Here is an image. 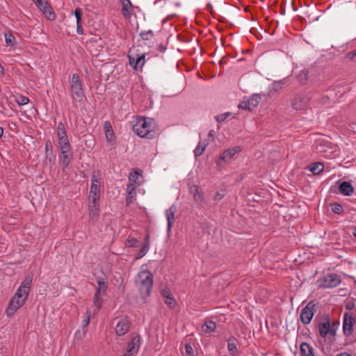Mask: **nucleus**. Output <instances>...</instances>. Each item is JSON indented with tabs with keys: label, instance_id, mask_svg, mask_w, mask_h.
<instances>
[{
	"label": "nucleus",
	"instance_id": "obj_48",
	"mask_svg": "<svg viewBox=\"0 0 356 356\" xmlns=\"http://www.w3.org/2000/svg\"><path fill=\"white\" fill-rule=\"evenodd\" d=\"M282 84H283V81L282 80L274 82L272 84V88L274 90H279V89H280L282 88Z\"/></svg>",
	"mask_w": 356,
	"mask_h": 356
},
{
	"label": "nucleus",
	"instance_id": "obj_39",
	"mask_svg": "<svg viewBox=\"0 0 356 356\" xmlns=\"http://www.w3.org/2000/svg\"><path fill=\"white\" fill-rule=\"evenodd\" d=\"M139 244L138 239L129 236L126 241V245L128 247H137Z\"/></svg>",
	"mask_w": 356,
	"mask_h": 356
},
{
	"label": "nucleus",
	"instance_id": "obj_29",
	"mask_svg": "<svg viewBox=\"0 0 356 356\" xmlns=\"http://www.w3.org/2000/svg\"><path fill=\"white\" fill-rule=\"evenodd\" d=\"M165 214L168 221V231H170L174 222L175 212L170 208L165 211Z\"/></svg>",
	"mask_w": 356,
	"mask_h": 356
},
{
	"label": "nucleus",
	"instance_id": "obj_31",
	"mask_svg": "<svg viewBox=\"0 0 356 356\" xmlns=\"http://www.w3.org/2000/svg\"><path fill=\"white\" fill-rule=\"evenodd\" d=\"M4 38L7 46H15L16 43V40L15 36L10 31H6L4 33Z\"/></svg>",
	"mask_w": 356,
	"mask_h": 356
},
{
	"label": "nucleus",
	"instance_id": "obj_46",
	"mask_svg": "<svg viewBox=\"0 0 356 356\" xmlns=\"http://www.w3.org/2000/svg\"><path fill=\"white\" fill-rule=\"evenodd\" d=\"M229 113H222L221 115L216 116L215 118L218 122H221L224 121L229 116Z\"/></svg>",
	"mask_w": 356,
	"mask_h": 356
},
{
	"label": "nucleus",
	"instance_id": "obj_45",
	"mask_svg": "<svg viewBox=\"0 0 356 356\" xmlns=\"http://www.w3.org/2000/svg\"><path fill=\"white\" fill-rule=\"evenodd\" d=\"M60 152H72V147L71 145H67L65 146L59 147Z\"/></svg>",
	"mask_w": 356,
	"mask_h": 356
},
{
	"label": "nucleus",
	"instance_id": "obj_33",
	"mask_svg": "<svg viewBox=\"0 0 356 356\" xmlns=\"http://www.w3.org/2000/svg\"><path fill=\"white\" fill-rule=\"evenodd\" d=\"M122 13L124 16L127 17L130 15L129 8L131 7V3L130 0H122Z\"/></svg>",
	"mask_w": 356,
	"mask_h": 356
},
{
	"label": "nucleus",
	"instance_id": "obj_60",
	"mask_svg": "<svg viewBox=\"0 0 356 356\" xmlns=\"http://www.w3.org/2000/svg\"><path fill=\"white\" fill-rule=\"evenodd\" d=\"M35 2V0H33Z\"/></svg>",
	"mask_w": 356,
	"mask_h": 356
},
{
	"label": "nucleus",
	"instance_id": "obj_20",
	"mask_svg": "<svg viewBox=\"0 0 356 356\" xmlns=\"http://www.w3.org/2000/svg\"><path fill=\"white\" fill-rule=\"evenodd\" d=\"M32 283V277L27 276L22 282L19 287L17 289V291L22 293L26 296L29 295L30 288Z\"/></svg>",
	"mask_w": 356,
	"mask_h": 356
},
{
	"label": "nucleus",
	"instance_id": "obj_14",
	"mask_svg": "<svg viewBox=\"0 0 356 356\" xmlns=\"http://www.w3.org/2000/svg\"><path fill=\"white\" fill-rule=\"evenodd\" d=\"M129 329V323L126 318L118 319L115 325V332L118 336L124 335Z\"/></svg>",
	"mask_w": 356,
	"mask_h": 356
},
{
	"label": "nucleus",
	"instance_id": "obj_9",
	"mask_svg": "<svg viewBox=\"0 0 356 356\" xmlns=\"http://www.w3.org/2000/svg\"><path fill=\"white\" fill-rule=\"evenodd\" d=\"M316 305L313 302H309L302 310L300 314V320L305 325L310 323L315 310Z\"/></svg>",
	"mask_w": 356,
	"mask_h": 356
},
{
	"label": "nucleus",
	"instance_id": "obj_52",
	"mask_svg": "<svg viewBox=\"0 0 356 356\" xmlns=\"http://www.w3.org/2000/svg\"><path fill=\"white\" fill-rule=\"evenodd\" d=\"M149 240H150V236H149V234H147L145 237V242H144L143 245H147V246L149 247V245H150Z\"/></svg>",
	"mask_w": 356,
	"mask_h": 356
},
{
	"label": "nucleus",
	"instance_id": "obj_58",
	"mask_svg": "<svg viewBox=\"0 0 356 356\" xmlns=\"http://www.w3.org/2000/svg\"><path fill=\"white\" fill-rule=\"evenodd\" d=\"M135 177H136V178L138 177V172H135Z\"/></svg>",
	"mask_w": 356,
	"mask_h": 356
},
{
	"label": "nucleus",
	"instance_id": "obj_16",
	"mask_svg": "<svg viewBox=\"0 0 356 356\" xmlns=\"http://www.w3.org/2000/svg\"><path fill=\"white\" fill-rule=\"evenodd\" d=\"M99 202H88V216L91 221H96L99 217Z\"/></svg>",
	"mask_w": 356,
	"mask_h": 356
},
{
	"label": "nucleus",
	"instance_id": "obj_56",
	"mask_svg": "<svg viewBox=\"0 0 356 356\" xmlns=\"http://www.w3.org/2000/svg\"><path fill=\"white\" fill-rule=\"evenodd\" d=\"M3 129L0 127V137H1V136L3 135Z\"/></svg>",
	"mask_w": 356,
	"mask_h": 356
},
{
	"label": "nucleus",
	"instance_id": "obj_3",
	"mask_svg": "<svg viewBox=\"0 0 356 356\" xmlns=\"http://www.w3.org/2000/svg\"><path fill=\"white\" fill-rule=\"evenodd\" d=\"M29 296H26L19 291H16L14 296L10 299L7 308L6 309L5 313L8 317H12L16 312L22 307Z\"/></svg>",
	"mask_w": 356,
	"mask_h": 356
},
{
	"label": "nucleus",
	"instance_id": "obj_12",
	"mask_svg": "<svg viewBox=\"0 0 356 356\" xmlns=\"http://www.w3.org/2000/svg\"><path fill=\"white\" fill-rule=\"evenodd\" d=\"M57 137L58 147L65 146L70 144L64 124L62 122H60L58 124Z\"/></svg>",
	"mask_w": 356,
	"mask_h": 356
},
{
	"label": "nucleus",
	"instance_id": "obj_8",
	"mask_svg": "<svg viewBox=\"0 0 356 356\" xmlns=\"http://www.w3.org/2000/svg\"><path fill=\"white\" fill-rule=\"evenodd\" d=\"M35 5L42 12L47 19L51 21L56 19V14L53 11L52 7L46 0H35Z\"/></svg>",
	"mask_w": 356,
	"mask_h": 356
},
{
	"label": "nucleus",
	"instance_id": "obj_11",
	"mask_svg": "<svg viewBox=\"0 0 356 356\" xmlns=\"http://www.w3.org/2000/svg\"><path fill=\"white\" fill-rule=\"evenodd\" d=\"M261 99V96L259 94H254L251 95L247 101L242 102L238 107L240 108L252 111L257 106Z\"/></svg>",
	"mask_w": 356,
	"mask_h": 356
},
{
	"label": "nucleus",
	"instance_id": "obj_15",
	"mask_svg": "<svg viewBox=\"0 0 356 356\" xmlns=\"http://www.w3.org/2000/svg\"><path fill=\"white\" fill-rule=\"evenodd\" d=\"M140 344V337L138 336L134 337L131 341L128 343L127 353L124 356H134L138 353Z\"/></svg>",
	"mask_w": 356,
	"mask_h": 356
},
{
	"label": "nucleus",
	"instance_id": "obj_43",
	"mask_svg": "<svg viewBox=\"0 0 356 356\" xmlns=\"http://www.w3.org/2000/svg\"><path fill=\"white\" fill-rule=\"evenodd\" d=\"M74 16L76 19V24H81V16H82V11L80 8H76L74 10Z\"/></svg>",
	"mask_w": 356,
	"mask_h": 356
},
{
	"label": "nucleus",
	"instance_id": "obj_37",
	"mask_svg": "<svg viewBox=\"0 0 356 356\" xmlns=\"http://www.w3.org/2000/svg\"><path fill=\"white\" fill-rule=\"evenodd\" d=\"M149 247L147 246V245H143L142 248L140 249L136 255V259H139L143 257L147 252L149 251Z\"/></svg>",
	"mask_w": 356,
	"mask_h": 356
},
{
	"label": "nucleus",
	"instance_id": "obj_54",
	"mask_svg": "<svg viewBox=\"0 0 356 356\" xmlns=\"http://www.w3.org/2000/svg\"><path fill=\"white\" fill-rule=\"evenodd\" d=\"M337 356H351V355H350L347 353H342L338 354Z\"/></svg>",
	"mask_w": 356,
	"mask_h": 356
},
{
	"label": "nucleus",
	"instance_id": "obj_18",
	"mask_svg": "<svg viewBox=\"0 0 356 356\" xmlns=\"http://www.w3.org/2000/svg\"><path fill=\"white\" fill-rule=\"evenodd\" d=\"M328 333L334 336L335 334V331L330 330V320H326L325 321L319 324V335L322 338H325Z\"/></svg>",
	"mask_w": 356,
	"mask_h": 356
},
{
	"label": "nucleus",
	"instance_id": "obj_28",
	"mask_svg": "<svg viewBox=\"0 0 356 356\" xmlns=\"http://www.w3.org/2000/svg\"><path fill=\"white\" fill-rule=\"evenodd\" d=\"M324 169V165L323 163L321 162H316L310 165L309 167V170L314 174V175H318L320 172H321Z\"/></svg>",
	"mask_w": 356,
	"mask_h": 356
},
{
	"label": "nucleus",
	"instance_id": "obj_22",
	"mask_svg": "<svg viewBox=\"0 0 356 356\" xmlns=\"http://www.w3.org/2000/svg\"><path fill=\"white\" fill-rule=\"evenodd\" d=\"M339 189L341 194L347 196L350 195L354 191V188L349 181H343L341 183Z\"/></svg>",
	"mask_w": 356,
	"mask_h": 356
},
{
	"label": "nucleus",
	"instance_id": "obj_42",
	"mask_svg": "<svg viewBox=\"0 0 356 356\" xmlns=\"http://www.w3.org/2000/svg\"><path fill=\"white\" fill-rule=\"evenodd\" d=\"M90 313L89 312H87L86 314L83 316V319L82 321V325L83 327H87L90 323Z\"/></svg>",
	"mask_w": 356,
	"mask_h": 356
},
{
	"label": "nucleus",
	"instance_id": "obj_40",
	"mask_svg": "<svg viewBox=\"0 0 356 356\" xmlns=\"http://www.w3.org/2000/svg\"><path fill=\"white\" fill-rule=\"evenodd\" d=\"M184 355L185 356H193V349L191 345H185Z\"/></svg>",
	"mask_w": 356,
	"mask_h": 356
},
{
	"label": "nucleus",
	"instance_id": "obj_49",
	"mask_svg": "<svg viewBox=\"0 0 356 356\" xmlns=\"http://www.w3.org/2000/svg\"><path fill=\"white\" fill-rule=\"evenodd\" d=\"M76 31H77V33L79 35L83 34V29L81 26V24H76Z\"/></svg>",
	"mask_w": 356,
	"mask_h": 356
},
{
	"label": "nucleus",
	"instance_id": "obj_6",
	"mask_svg": "<svg viewBox=\"0 0 356 356\" xmlns=\"http://www.w3.org/2000/svg\"><path fill=\"white\" fill-rule=\"evenodd\" d=\"M97 282L98 287L96 290L93 302L95 307L97 309H100L103 302V297L105 296L108 289V284L103 278L98 279Z\"/></svg>",
	"mask_w": 356,
	"mask_h": 356
},
{
	"label": "nucleus",
	"instance_id": "obj_35",
	"mask_svg": "<svg viewBox=\"0 0 356 356\" xmlns=\"http://www.w3.org/2000/svg\"><path fill=\"white\" fill-rule=\"evenodd\" d=\"M101 186V175L99 172H94L91 177V185Z\"/></svg>",
	"mask_w": 356,
	"mask_h": 356
},
{
	"label": "nucleus",
	"instance_id": "obj_23",
	"mask_svg": "<svg viewBox=\"0 0 356 356\" xmlns=\"http://www.w3.org/2000/svg\"><path fill=\"white\" fill-rule=\"evenodd\" d=\"M136 186L133 183H130L127 186V196L126 197L127 204H130L136 199L135 193Z\"/></svg>",
	"mask_w": 356,
	"mask_h": 356
},
{
	"label": "nucleus",
	"instance_id": "obj_32",
	"mask_svg": "<svg viewBox=\"0 0 356 356\" xmlns=\"http://www.w3.org/2000/svg\"><path fill=\"white\" fill-rule=\"evenodd\" d=\"M216 328V323L211 321L205 322L204 324L202 325V330L206 333H210L214 331Z\"/></svg>",
	"mask_w": 356,
	"mask_h": 356
},
{
	"label": "nucleus",
	"instance_id": "obj_10",
	"mask_svg": "<svg viewBox=\"0 0 356 356\" xmlns=\"http://www.w3.org/2000/svg\"><path fill=\"white\" fill-rule=\"evenodd\" d=\"M341 280L336 274H329L320 281V286L324 289L334 288L339 286Z\"/></svg>",
	"mask_w": 356,
	"mask_h": 356
},
{
	"label": "nucleus",
	"instance_id": "obj_2",
	"mask_svg": "<svg viewBox=\"0 0 356 356\" xmlns=\"http://www.w3.org/2000/svg\"><path fill=\"white\" fill-rule=\"evenodd\" d=\"M70 90L72 98L79 103H83L86 99L83 91V84L79 76L76 73L73 74L70 79Z\"/></svg>",
	"mask_w": 356,
	"mask_h": 356
},
{
	"label": "nucleus",
	"instance_id": "obj_19",
	"mask_svg": "<svg viewBox=\"0 0 356 356\" xmlns=\"http://www.w3.org/2000/svg\"><path fill=\"white\" fill-rule=\"evenodd\" d=\"M101 193V186L90 185V192L88 195V202H99Z\"/></svg>",
	"mask_w": 356,
	"mask_h": 356
},
{
	"label": "nucleus",
	"instance_id": "obj_59",
	"mask_svg": "<svg viewBox=\"0 0 356 356\" xmlns=\"http://www.w3.org/2000/svg\"><path fill=\"white\" fill-rule=\"evenodd\" d=\"M212 132H213V131H209V136H212Z\"/></svg>",
	"mask_w": 356,
	"mask_h": 356
},
{
	"label": "nucleus",
	"instance_id": "obj_25",
	"mask_svg": "<svg viewBox=\"0 0 356 356\" xmlns=\"http://www.w3.org/2000/svg\"><path fill=\"white\" fill-rule=\"evenodd\" d=\"M163 296L164 298L165 303L170 307L174 308L176 305V301L171 294L170 291L168 290H163L162 292Z\"/></svg>",
	"mask_w": 356,
	"mask_h": 356
},
{
	"label": "nucleus",
	"instance_id": "obj_55",
	"mask_svg": "<svg viewBox=\"0 0 356 356\" xmlns=\"http://www.w3.org/2000/svg\"><path fill=\"white\" fill-rule=\"evenodd\" d=\"M353 54V56L351 58H356V49L351 53Z\"/></svg>",
	"mask_w": 356,
	"mask_h": 356
},
{
	"label": "nucleus",
	"instance_id": "obj_26",
	"mask_svg": "<svg viewBox=\"0 0 356 356\" xmlns=\"http://www.w3.org/2000/svg\"><path fill=\"white\" fill-rule=\"evenodd\" d=\"M191 192L193 195V197L195 202L202 203L204 202V195L200 191V188L194 185L191 188Z\"/></svg>",
	"mask_w": 356,
	"mask_h": 356
},
{
	"label": "nucleus",
	"instance_id": "obj_21",
	"mask_svg": "<svg viewBox=\"0 0 356 356\" xmlns=\"http://www.w3.org/2000/svg\"><path fill=\"white\" fill-rule=\"evenodd\" d=\"M59 162L60 165L63 166V170L68 167L72 159V152H60L59 156Z\"/></svg>",
	"mask_w": 356,
	"mask_h": 356
},
{
	"label": "nucleus",
	"instance_id": "obj_30",
	"mask_svg": "<svg viewBox=\"0 0 356 356\" xmlns=\"http://www.w3.org/2000/svg\"><path fill=\"white\" fill-rule=\"evenodd\" d=\"M207 146V143L205 141H200L193 151L195 156L197 157L202 155Z\"/></svg>",
	"mask_w": 356,
	"mask_h": 356
},
{
	"label": "nucleus",
	"instance_id": "obj_50",
	"mask_svg": "<svg viewBox=\"0 0 356 356\" xmlns=\"http://www.w3.org/2000/svg\"><path fill=\"white\" fill-rule=\"evenodd\" d=\"M156 49L160 52H164L166 50V46L162 44H158Z\"/></svg>",
	"mask_w": 356,
	"mask_h": 356
},
{
	"label": "nucleus",
	"instance_id": "obj_44",
	"mask_svg": "<svg viewBox=\"0 0 356 356\" xmlns=\"http://www.w3.org/2000/svg\"><path fill=\"white\" fill-rule=\"evenodd\" d=\"M17 102L19 105H26L29 102V99L25 96H20Z\"/></svg>",
	"mask_w": 356,
	"mask_h": 356
},
{
	"label": "nucleus",
	"instance_id": "obj_13",
	"mask_svg": "<svg viewBox=\"0 0 356 356\" xmlns=\"http://www.w3.org/2000/svg\"><path fill=\"white\" fill-rule=\"evenodd\" d=\"M309 104V99L305 95H298L293 99L292 106L297 111L306 109Z\"/></svg>",
	"mask_w": 356,
	"mask_h": 356
},
{
	"label": "nucleus",
	"instance_id": "obj_34",
	"mask_svg": "<svg viewBox=\"0 0 356 356\" xmlns=\"http://www.w3.org/2000/svg\"><path fill=\"white\" fill-rule=\"evenodd\" d=\"M297 79L298 81L304 85L306 83L307 79H308V72L305 70H301L299 74L297 76Z\"/></svg>",
	"mask_w": 356,
	"mask_h": 356
},
{
	"label": "nucleus",
	"instance_id": "obj_41",
	"mask_svg": "<svg viewBox=\"0 0 356 356\" xmlns=\"http://www.w3.org/2000/svg\"><path fill=\"white\" fill-rule=\"evenodd\" d=\"M332 210L335 213H341L343 209L341 204L335 203L332 205Z\"/></svg>",
	"mask_w": 356,
	"mask_h": 356
},
{
	"label": "nucleus",
	"instance_id": "obj_4",
	"mask_svg": "<svg viewBox=\"0 0 356 356\" xmlns=\"http://www.w3.org/2000/svg\"><path fill=\"white\" fill-rule=\"evenodd\" d=\"M136 282L141 291L149 295L153 285L152 274L147 270H141L137 275Z\"/></svg>",
	"mask_w": 356,
	"mask_h": 356
},
{
	"label": "nucleus",
	"instance_id": "obj_38",
	"mask_svg": "<svg viewBox=\"0 0 356 356\" xmlns=\"http://www.w3.org/2000/svg\"><path fill=\"white\" fill-rule=\"evenodd\" d=\"M227 348L229 353L233 355H235L238 352L236 343L231 339L228 340Z\"/></svg>",
	"mask_w": 356,
	"mask_h": 356
},
{
	"label": "nucleus",
	"instance_id": "obj_36",
	"mask_svg": "<svg viewBox=\"0 0 356 356\" xmlns=\"http://www.w3.org/2000/svg\"><path fill=\"white\" fill-rule=\"evenodd\" d=\"M154 35V32L152 30L142 31L140 33V35L143 40H149L152 39Z\"/></svg>",
	"mask_w": 356,
	"mask_h": 356
},
{
	"label": "nucleus",
	"instance_id": "obj_47",
	"mask_svg": "<svg viewBox=\"0 0 356 356\" xmlns=\"http://www.w3.org/2000/svg\"><path fill=\"white\" fill-rule=\"evenodd\" d=\"M45 150H46V154L47 157H48V153H52V147H51V143L49 140H48L45 143Z\"/></svg>",
	"mask_w": 356,
	"mask_h": 356
},
{
	"label": "nucleus",
	"instance_id": "obj_1",
	"mask_svg": "<svg viewBox=\"0 0 356 356\" xmlns=\"http://www.w3.org/2000/svg\"><path fill=\"white\" fill-rule=\"evenodd\" d=\"M154 129V120L145 117H138L133 126L134 132L140 138H152Z\"/></svg>",
	"mask_w": 356,
	"mask_h": 356
},
{
	"label": "nucleus",
	"instance_id": "obj_17",
	"mask_svg": "<svg viewBox=\"0 0 356 356\" xmlns=\"http://www.w3.org/2000/svg\"><path fill=\"white\" fill-rule=\"evenodd\" d=\"M104 130L107 142L112 145L114 144L115 142V136L114 134L112 125L109 121L104 122Z\"/></svg>",
	"mask_w": 356,
	"mask_h": 356
},
{
	"label": "nucleus",
	"instance_id": "obj_27",
	"mask_svg": "<svg viewBox=\"0 0 356 356\" xmlns=\"http://www.w3.org/2000/svg\"><path fill=\"white\" fill-rule=\"evenodd\" d=\"M300 348L302 356H315L314 348L309 343L305 342L302 343Z\"/></svg>",
	"mask_w": 356,
	"mask_h": 356
},
{
	"label": "nucleus",
	"instance_id": "obj_53",
	"mask_svg": "<svg viewBox=\"0 0 356 356\" xmlns=\"http://www.w3.org/2000/svg\"><path fill=\"white\" fill-rule=\"evenodd\" d=\"M223 197V195L219 192L216 193L213 197L214 200H220Z\"/></svg>",
	"mask_w": 356,
	"mask_h": 356
},
{
	"label": "nucleus",
	"instance_id": "obj_7",
	"mask_svg": "<svg viewBox=\"0 0 356 356\" xmlns=\"http://www.w3.org/2000/svg\"><path fill=\"white\" fill-rule=\"evenodd\" d=\"M356 323V318L353 314L346 312L343 318V332L345 335L350 336L354 330V325Z\"/></svg>",
	"mask_w": 356,
	"mask_h": 356
},
{
	"label": "nucleus",
	"instance_id": "obj_57",
	"mask_svg": "<svg viewBox=\"0 0 356 356\" xmlns=\"http://www.w3.org/2000/svg\"><path fill=\"white\" fill-rule=\"evenodd\" d=\"M353 235L356 238V228L353 231Z\"/></svg>",
	"mask_w": 356,
	"mask_h": 356
},
{
	"label": "nucleus",
	"instance_id": "obj_5",
	"mask_svg": "<svg viewBox=\"0 0 356 356\" xmlns=\"http://www.w3.org/2000/svg\"><path fill=\"white\" fill-rule=\"evenodd\" d=\"M129 65L135 70H141L145 62V54H138V49L131 48L128 54Z\"/></svg>",
	"mask_w": 356,
	"mask_h": 356
},
{
	"label": "nucleus",
	"instance_id": "obj_51",
	"mask_svg": "<svg viewBox=\"0 0 356 356\" xmlns=\"http://www.w3.org/2000/svg\"><path fill=\"white\" fill-rule=\"evenodd\" d=\"M46 158H47V159H48L50 162H51V161H54L55 160V159H56V156H55V154H54V153H53V152H52V153L49 152V153H48V157H47V156H46Z\"/></svg>",
	"mask_w": 356,
	"mask_h": 356
},
{
	"label": "nucleus",
	"instance_id": "obj_24",
	"mask_svg": "<svg viewBox=\"0 0 356 356\" xmlns=\"http://www.w3.org/2000/svg\"><path fill=\"white\" fill-rule=\"evenodd\" d=\"M241 150V147L236 146L232 149H226L222 154L220 159L222 160H229L232 159L234 155Z\"/></svg>",
	"mask_w": 356,
	"mask_h": 356
}]
</instances>
